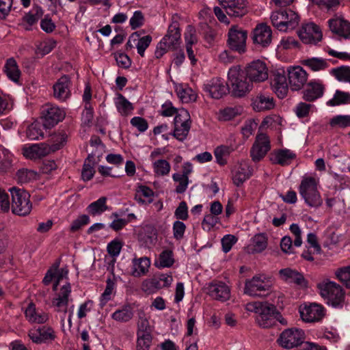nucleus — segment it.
Returning a JSON list of instances; mask_svg holds the SVG:
<instances>
[{
	"label": "nucleus",
	"mask_w": 350,
	"mask_h": 350,
	"mask_svg": "<svg viewBox=\"0 0 350 350\" xmlns=\"http://www.w3.org/2000/svg\"><path fill=\"white\" fill-rule=\"evenodd\" d=\"M317 288L327 304L334 308L342 306L345 293L338 284L329 279H323L317 284Z\"/></svg>",
	"instance_id": "4"
},
{
	"label": "nucleus",
	"mask_w": 350,
	"mask_h": 350,
	"mask_svg": "<svg viewBox=\"0 0 350 350\" xmlns=\"http://www.w3.org/2000/svg\"><path fill=\"white\" fill-rule=\"evenodd\" d=\"M267 247V237L265 234H256L250 241V243L246 247L248 253H260L265 250Z\"/></svg>",
	"instance_id": "28"
},
{
	"label": "nucleus",
	"mask_w": 350,
	"mask_h": 350,
	"mask_svg": "<svg viewBox=\"0 0 350 350\" xmlns=\"http://www.w3.org/2000/svg\"><path fill=\"white\" fill-rule=\"evenodd\" d=\"M70 79L68 75H63L53 85V95L55 98L64 101L70 96Z\"/></svg>",
	"instance_id": "20"
},
{
	"label": "nucleus",
	"mask_w": 350,
	"mask_h": 350,
	"mask_svg": "<svg viewBox=\"0 0 350 350\" xmlns=\"http://www.w3.org/2000/svg\"><path fill=\"white\" fill-rule=\"evenodd\" d=\"M330 73L340 82L350 83V66L332 68Z\"/></svg>",
	"instance_id": "47"
},
{
	"label": "nucleus",
	"mask_w": 350,
	"mask_h": 350,
	"mask_svg": "<svg viewBox=\"0 0 350 350\" xmlns=\"http://www.w3.org/2000/svg\"><path fill=\"white\" fill-rule=\"evenodd\" d=\"M152 327L149 324V321L144 314L139 316L137 322V334H152Z\"/></svg>",
	"instance_id": "58"
},
{
	"label": "nucleus",
	"mask_w": 350,
	"mask_h": 350,
	"mask_svg": "<svg viewBox=\"0 0 350 350\" xmlns=\"http://www.w3.org/2000/svg\"><path fill=\"white\" fill-rule=\"evenodd\" d=\"M295 153L288 149H280L274 151L271 154V161L273 163L281 165H288L295 159Z\"/></svg>",
	"instance_id": "25"
},
{
	"label": "nucleus",
	"mask_w": 350,
	"mask_h": 350,
	"mask_svg": "<svg viewBox=\"0 0 350 350\" xmlns=\"http://www.w3.org/2000/svg\"><path fill=\"white\" fill-rule=\"evenodd\" d=\"M204 89L215 99H219L229 92L228 87L219 78L213 79L209 83L204 85Z\"/></svg>",
	"instance_id": "21"
},
{
	"label": "nucleus",
	"mask_w": 350,
	"mask_h": 350,
	"mask_svg": "<svg viewBox=\"0 0 350 350\" xmlns=\"http://www.w3.org/2000/svg\"><path fill=\"white\" fill-rule=\"evenodd\" d=\"M174 262L173 252L171 250H164L159 255V267H170Z\"/></svg>",
	"instance_id": "57"
},
{
	"label": "nucleus",
	"mask_w": 350,
	"mask_h": 350,
	"mask_svg": "<svg viewBox=\"0 0 350 350\" xmlns=\"http://www.w3.org/2000/svg\"><path fill=\"white\" fill-rule=\"evenodd\" d=\"M271 148L269 137L265 133H258L251 149L253 161H260Z\"/></svg>",
	"instance_id": "12"
},
{
	"label": "nucleus",
	"mask_w": 350,
	"mask_h": 350,
	"mask_svg": "<svg viewBox=\"0 0 350 350\" xmlns=\"http://www.w3.org/2000/svg\"><path fill=\"white\" fill-rule=\"evenodd\" d=\"M227 9V14L237 17L241 12L239 0H218Z\"/></svg>",
	"instance_id": "50"
},
{
	"label": "nucleus",
	"mask_w": 350,
	"mask_h": 350,
	"mask_svg": "<svg viewBox=\"0 0 350 350\" xmlns=\"http://www.w3.org/2000/svg\"><path fill=\"white\" fill-rule=\"evenodd\" d=\"M154 191L145 185H139L137 189L135 200L140 204H150L153 201Z\"/></svg>",
	"instance_id": "33"
},
{
	"label": "nucleus",
	"mask_w": 350,
	"mask_h": 350,
	"mask_svg": "<svg viewBox=\"0 0 350 350\" xmlns=\"http://www.w3.org/2000/svg\"><path fill=\"white\" fill-rule=\"evenodd\" d=\"M172 49H176L180 42V31L179 23L173 21L168 27L167 33L162 38Z\"/></svg>",
	"instance_id": "24"
},
{
	"label": "nucleus",
	"mask_w": 350,
	"mask_h": 350,
	"mask_svg": "<svg viewBox=\"0 0 350 350\" xmlns=\"http://www.w3.org/2000/svg\"><path fill=\"white\" fill-rule=\"evenodd\" d=\"M272 31L266 24H260L256 27L253 32V41L263 47L269 46L271 42Z\"/></svg>",
	"instance_id": "18"
},
{
	"label": "nucleus",
	"mask_w": 350,
	"mask_h": 350,
	"mask_svg": "<svg viewBox=\"0 0 350 350\" xmlns=\"http://www.w3.org/2000/svg\"><path fill=\"white\" fill-rule=\"evenodd\" d=\"M305 333L301 329L291 328L284 330L278 339L279 345L286 349H292L304 344Z\"/></svg>",
	"instance_id": "7"
},
{
	"label": "nucleus",
	"mask_w": 350,
	"mask_h": 350,
	"mask_svg": "<svg viewBox=\"0 0 350 350\" xmlns=\"http://www.w3.org/2000/svg\"><path fill=\"white\" fill-rule=\"evenodd\" d=\"M136 350H149L152 343V336L150 334H137Z\"/></svg>",
	"instance_id": "53"
},
{
	"label": "nucleus",
	"mask_w": 350,
	"mask_h": 350,
	"mask_svg": "<svg viewBox=\"0 0 350 350\" xmlns=\"http://www.w3.org/2000/svg\"><path fill=\"white\" fill-rule=\"evenodd\" d=\"M279 275L281 280L288 283H294L301 287H306L307 282L303 275L295 269L285 268L280 269Z\"/></svg>",
	"instance_id": "23"
},
{
	"label": "nucleus",
	"mask_w": 350,
	"mask_h": 350,
	"mask_svg": "<svg viewBox=\"0 0 350 350\" xmlns=\"http://www.w3.org/2000/svg\"><path fill=\"white\" fill-rule=\"evenodd\" d=\"M319 179L311 175L302 176L298 190L304 202L310 208H319L323 202L319 191Z\"/></svg>",
	"instance_id": "2"
},
{
	"label": "nucleus",
	"mask_w": 350,
	"mask_h": 350,
	"mask_svg": "<svg viewBox=\"0 0 350 350\" xmlns=\"http://www.w3.org/2000/svg\"><path fill=\"white\" fill-rule=\"evenodd\" d=\"M302 64L314 72L325 70L329 66L325 59L319 57L307 58Z\"/></svg>",
	"instance_id": "40"
},
{
	"label": "nucleus",
	"mask_w": 350,
	"mask_h": 350,
	"mask_svg": "<svg viewBox=\"0 0 350 350\" xmlns=\"http://www.w3.org/2000/svg\"><path fill=\"white\" fill-rule=\"evenodd\" d=\"M106 202V197H100L96 201L93 202L88 205L87 207V211L92 216L100 215L108 209Z\"/></svg>",
	"instance_id": "41"
},
{
	"label": "nucleus",
	"mask_w": 350,
	"mask_h": 350,
	"mask_svg": "<svg viewBox=\"0 0 350 350\" xmlns=\"http://www.w3.org/2000/svg\"><path fill=\"white\" fill-rule=\"evenodd\" d=\"M176 94L183 103H188L196 100L197 96L193 90L189 88H183V85H178L176 88Z\"/></svg>",
	"instance_id": "42"
},
{
	"label": "nucleus",
	"mask_w": 350,
	"mask_h": 350,
	"mask_svg": "<svg viewBox=\"0 0 350 350\" xmlns=\"http://www.w3.org/2000/svg\"><path fill=\"white\" fill-rule=\"evenodd\" d=\"M274 280L265 274H258L245 282L244 293L254 297H264L273 292Z\"/></svg>",
	"instance_id": "3"
},
{
	"label": "nucleus",
	"mask_w": 350,
	"mask_h": 350,
	"mask_svg": "<svg viewBox=\"0 0 350 350\" xmlns=\"http://www.w3.org/2000/svg\"><path fill=\"white\" fill-rule=\"evenodd\" d=\"M219 222V219L217 216L210 213L204 216L202 225L204 230L209 231Z\"/></svg>",
	"instance_id": "64"
},
{
	"label": "nucleus",
	"mask_w": 350,
	"mask_h": 350,
	"mask_svg": "<svg viewBox=\"0 0 350 350\" xmlns=\"http://www.w3.org/2000/svg\"><path fill=\"white\" fill-rule=\"evenodd\" d=\"M42 123L35 121L27 127L26 130V136L30 140H38L40 137H43Z\"/></svg>",
	"instance_id": "43"
},
{
	"label": "nucleus",
	"mask_w": 350,
	"mask_h": 350,
	"mask_svg": "<svg viewBox=\"0 0 350 350\" xmlns=\"http://www.w3.org/2000/svg\"><path fill=\"white\" fill-rule=\"evenodd\" d=\"M49 153V146L45 143L35 144L24 150V155L31 159L44 157Z\"/></svg>",
	"instance_id": "30"
},
{
	"label": "nucleus",
	"mask_w": 350,
	"mask_h": 350,
	"mask_svg": "<svg viewBox=\"0 0 350 350\" xmlns=\"http://www.w3.org/2000/svg\"><path fill=\"white\" fill-rule=\"evenodd\" d=\"M115 286V283L111 280L107 279L106 288L100 297V304L104 306L111 298V294Z\"/></svg>",
	"instance_id": "61"
},
{
	"label": "nucleus",
	"mask_w": 350,
	"mask_h": 350,
	"mask_svg": "<svg viewBox=\"0 0 350 350\" xmlns=\"http://www.w3.org/2000/svg\"><path fill=\"white\" fill-rule=\"evenodd\" d=\"M327 105L332 107L350 105V92L337 90L333 98L327 102Z\"/></svg>",
	"instance_id": "37"
},
{
	"label": "nucleus",
	"mask_w": 350,
	"mask_h": 350,
	"mask_svg": "<svg viewBox=\"0 0 350 350\" xmlns=\"http://www.w3.org/2000/svg\"><path fill=\"white\" fill-rule=\"evenodd\" d=\"M67 137L66 133L63 130L52 134L49 139L50 144H48L50 148V152H55L62 148L65 145Z\"/></svg>",
	"instance_id": "32"
},
{
	"label": "nucleus",
	"mask_w": 350,
	"mask_h": 350,
	"mask_svg": "<svg viewBox=\"0 0 350 350\" xmlns=\"http://www.w3.org/2000/svg\"><path fill=\"white\" fill-rule=\"evenodd\" d=\"M335 275L347 288H350V266L338 269Z\"/></svg>",
	"instance_id": "56"
},
{
	"label": "nucleus",
	"mask_w": 350,
	"mask_h": 350,
	"mask_svg": "<svg viewBox=\"0 0 350 350\" xmlns=\"http://www.w3.org/2000/svg\"><path fill=\"white\" fill-rule=\"evenodd\" d=\"M300 317L306 323L321 321L325 315L324 307L317 303L305 302L299 307Z\"/></svg>",
	"instance_id": "6"
},
{
	"label": "nucleus",
	"mask_w": 350,
	"mask_h": 350,
	"mask_svg": "<svg viewBox=\"0 0 350 350\" xmlns=\"http://www.w3.org/2000/svg\"><path fill=\"white\" fill-rule=\"evenodd\" d=\"M245 310L257 314V324L262 328H270L274 326L277 321L286 324V321L282 318L274 304L267 301H252L245 305Z\"/></svg>",
	"instance_id": "1"
},
{
	"label": "nucleus",
	"mask_w": 350,
	"mask_h": 350,
	"mask_svg": "<svg viewBox=\"0 0 350 350\" xmlns=\"http://www.w3.org/2000/svg\"><path fill=\"white\" fill-rule=\"evenodd\" d=\"M303 94L304 100L310 102L314 101L323 96V86L319 82L312 81L308 83Z\"/></svg>",
	"instance_id": "29"
},
{
	"label": "nucleus",
	"mask_w": 350,
	"mask_h": 350,
	"mask_svg": "<svg viewBox=\"0 0 350 350\" xmlns=\"http://www.w3.org/2000/svg\"><path fill=\"white\" fill-rule=\"evenodd\" d=\"M271 85L278 98H284L287 95L288 88L284 70H278L273 72Z\"/></svg>",
	"instance_id": "16"
},
{
	"label": "nucleus",
	"mask_w": 350,
	"mask_h": 350,
	"mask_svg": "<svg viewBox=\"0 0 350 350\" xmlns=\"http://www.w3.org/2000/svg\"><path fill=\"white\" fill-rule=\"evenodd\" d=\"M272 25L279 31H284V10L273 12L270 16Z\"/></svg>",
	"instance_id": "54"
},
{
	"label": "nucleus",
	"mask_w": 350,
	"mask_h": 350,
	"mask_svg": "<svg viewBox=\"0 0 350 350\" xmlns=\"http://www.w3.org/2000/svg\"><path fill=\"white\" fill-rule=\"evenodd\" d=\"M238 25H233L228 33V46L231 51L241 53V31Z\"/></svg>",
	"instance_id": "31"
},
{
	"label": "nucleus",
	"mask_w": 350,
	"mask_h": 350,
	"mask_svg": "<svg viewBox=\"0 0 350 350\" xmlns=\"http://www.w3.org/2000/svg\"><path fill=\"white\" fill-rule=\"evenodd\" d=\"M10 191L12 195V213L20 216L29 214L32 208L29 193L16 187H12Z\"/></svg>",
	"instance_id": "5"
},
{
	"label": "nucleus",
	"mask_w": 350,
	"mask_h": 350,
	"mask_svg": "<svg viewBox=\"0 0 350 350\" xmlns=\"http://www.w3.org/2000/svg\"><path fill=\"white\" fill-rule=\"evenodd\" d=\"M94 164L95 161L94 154H89L84 161L81 171V178L84 181H88L93 178L95 174L94 168Z\"/></svg>",
	"instance_id": "34"
},
{
	"label": "nucleus",
	"mask_w": 350,
	"mask_h": 350,
	"mask_svg": "<svg viewBox=\"0 0 350 350\" xmlns=\"http://www.w3.org/2000/svg\"><path fill=\"white\" fill-rule=\"evenodd\" d=\"M28 336L32 342L36 344L51 342L56 338L55 331L48 325L31 329L28 332Z\"/></svg>",
	"instance_id": "11"
},
{
	"label": "nucleus",
	"mask_w": 350,
	"mask_h": 350,
	"mask_svg": "<svg viewBox=\"0 0 350 350\" xmlns=\"http://www.w3.org/2000/svg\"><path fill=\"white\" fill-rule=\"evenodd\" d=\"M153 171L156 176H165L170 174L171 165L165 159H158L152 163Z\"/></svg>",
	"instance_id": "45"
},
{
	"label": "nucleus",
	"mask_w": 350,
	"mask_h": 350,
	"mask_svg": "<svg viewBox=\"0 0 350 350\" xmlns=\"http://www.w3.org/2000/svg\"><path fill=\"white\" fill-rule=\"evenodd\" d=\"M226 85L229 89V93L234 97H241V66H232L228 72V81Z\"/></svg>",
	"instance_id": "15"
},
{
	"label": "nucleus",
	"mask_w": 350,
	"mask_h": 350,
	"mask_svg": "<svg viewBox=\"0 0 350 350\" xmlns=\"http://www.w3.org/2000/svg\"><path fill=\"white\" fill-rule=\"evenodd\" d=\"M288 82L292 90H300L308 79V75L301 66L290 67L288 69Z\"/></svg>",
	"instance_id": "14"
},
{
	"label": "nucleus",
	"mask_w": 350,
	"mask_h": 350,
	"mask_svg": "<svg viewBox=\"0 0 350 350\" xmlns=\"http://www.w3.org/2000/svg\"><path fill=\"white\" fill-rule=\"evenodd\" d=\"M330 30L338 36L345 39H350V23L343 17L336 16L329 20Z\"/></svg>",
	"instance_id": "17"
},
{
	"label": "nucleus",
	"mask_w": 350,
	"mask_h": 350,
	"mask_svg": "<svg viewBox=\"0 0 350 350\" xmlns=\"http://www.w3.org/2000/svg\"><path fill=\"white\" fill-rule=\"evenodd\" d=\"M196 29L193 26L189 25L187 26L186 31L184 34L186 46H192L197 43L198 39L196 33Z\"/></svg>",
	"instance_id": "59"
},
{
	"label": "nucleus",
	"mask_w": 350,
	"mask_h": 350,
	"mask_svg": "<svg viewBox=\"0 0 350 350\" xmlns=\"http://www.w3.org/2000/svg\"><path fill=\"white\" fill-rule=\"evenodd\" d=\"M44 10L38 5H34L32 11L29 12L23 17V21L26 22L29 26L36 24L38 20L42 16Z\"/></svg>",
	"instance_id": "44"
},
{
	"label": "nucleus",
	"mask_w": 350,
	"mask_h": 350,
	"mask_svg": "<svg viewBox=\"0 0 350 350\" xmlns=\"http://www.w3.org/2000/svg\"><path fill=\"white\" fill-rule=\"evenodd\" d=\"M152 40V38L150 35H147L139 38L136 47L137 49V53L141 57L144 56L145 51L150 44Z\"/></svg>",
	"instance_id": "62"
},
{
	"label": "nucleus",
	"mask_w": 350,
	"mask_h": 350,
	"mask_svg": "<svg viewBox=\"0 0 350 350\" xmlns=\"http://www.w3.org/2000/svg\"><path fill=\"white\" fill-rule=\"evenodd\" d=\"M5 72L8 77L14 82H18L21 76V71L18 69L17 63L14 58L7 60L4 66Z\"/></svg>",
	"instance_id": "36"
},
{
	"label": "nucleus",
	"mask_w": 350,
	"mask_h": 350,
	"mask_svg": "<svg viewBox=\"0 0 350 350\" xmlns=\"http://www.w3.org/2000/svg\"><path fill=\"white\" fill-rule=\"evenodd\" d=\"M25 314L26 318L31 323L42 324L46 323L49 319L48 314L42 311L37 310L35 305L32 303L29 304Z\"/></svg>",
	"instance_id": "27"
},
{
	"label": "nucleus",
	"mask_w": 350,
	"mask_h": 350,
	"mask_svg": "<svg viewBox=\"0 0 350 350\" xmlns=\"http://www.w3.org/2000/svg\"><path fill=\"white\" fill-rule=\"evenodd\" d=\"M70 293L71 286L70 283H67L60 288L57 297L53 299L52 304L57 308V312H67Z\"/></svg>",
	"instance_id": "22"
},
{
	"label": "nucleus",
	"mask_w": 350,
	"mask_h": 350,
	"mask_svg": "<svg viewBox=\"0 0 350 350\" xmlns=\"http://www.w3.org/2000/svg\"><path fill=\"white\" fill-rule=\"evenodd\" d=\"M234 150V148L232 146H220L217 147L214 151L217 163L221 165H225L226 163L225 157L229 155Z\"/></svg>",
	"instance_id": "49"
},
{
	"label": "nucleus",
	"mask_w": 350,
	"mask_h": 350,
	"mask_svg": "<svg viewBox=\"0 0 350 350\" xmlns=\"http://www.w3.org/2000/svg\"><path fill=\"white\" fill-rule=\"evenodd\" d=\"M150 265V261L147 257L134 258L132 260L131 275L136 278L146 275Z\"/></svg>",
	"instance_id": "26"
},
{
	"label": "nucleus",
	"mask_w": 350,
	"mask_h": 350,
	"mask_svg": "<svg viewBox=\"0 0 350 350\" xmlns=\"http://www.w3.org/2000/svg\"><path fill=\"white\" fill-rule=\"evenodd\" d=\"M16 176L17 180L21 183H28L38 178L36 172L25 168L18 170Z\"/></svg>",
	"instance_id": "48"
},
{
	"label": "nucleus",
	"mask_w": 350,
	"mask_h": 350,
	"mask_svg": "<svg viewBox=\"0 0 350 350\" xmlns=\"http://www.w3.org/2000/svg\"><path fill=\"white\" fill-rule=\"evenodd\" d=\"M329 124L332 127H349L350 126V115L336 116L330 120Z\"/></svg>",
	"instance_id": "55"
},
{
	"label": "nucleus",
	"mask_w": 350,
	"mask_h": 350,
	"mask_svg": "<svg viewBox=\"0 0 350 350\" xmlns=\"http://www.w3.org/2000/svg\"><path fill=\"white\" fill-rule=\"evenodd\" d=\"M299 46V42L293 37H282L277 46V49L282 51L297 48Z\"/></svg>",
	"instance_id": "51"
},
{
	"label": "nucleus",
	"mask_w": 350,
	"mask_h": 350,
	"mask_svg": "<svg viewBox=\"0 0 350 350\" xmlns=\"http://www.w3.org/2000/svg\"><path fill=\"white\" fill-rule=\"evenodd\" d=\"M175 115L176 116L174 119V126H184L185 129H183V132L185 134L187 129L191 128L189 113L185 109H180L177 111V113Z\"/></svg>",
	"instance_id": "35"
},
{
	"label": "nucleus",
	"mask_w": 350,
	"mask_h": 350,
	"mask_svg": "<svg viewBox=\"0 0 350 350\" xmlns=\"http://www.w3.org/2000/svg\"><path fill=\"white\" fill-rule=\"evenodd\" d=\"M251 105L254 111H262L273 109L275 104L269 94L260 92L252 98Z\"/></svg>",
	"instance_id": "19"
},
{
	"label": "nucleus",
	"mask_w": 350,
	"mask_h": 350,
	"mask_svg": "<svg viewBox=\"0 0 350 350\" xmlns=\"http://www.w3.org/2000/svg\"><path fill=\"white\" fill-rule=\"evenodd\" d=\"M205 289L212 299L221 302L229 299L230 297L229 287L222 282L213 281L208 284Z\"/></svg>",
	"instance_id": "13"
},
{
	"label": "nucleus",
	"mask_w": 350,
	"mask_h": 350,
	"mask_svg": "<svg viewBox=\"0 0 350 350\" xmlns=\"http://www.w3.org/2000/svg\"><path fill=\"white\" fill-rule=\"evenodd\" d=\"M133 317V308L130 305H125L116 310L111 315L113 320L119 322H128Z\"/></svg>",
	"instance_id": "38"
},
{
	"label": "nucleus",
	"mask_w": 350,
	"mask_h": 350,
	"mask_svg": "<svg viewBox=\"0 0 350 350\" xmlns=\"http://www.w3.org/2000/svg\"><path fill=\"white\" fill-rule=\"evenodd\" d=\"M245 72L250 81L261 82L268 78V69L265 62L260 59L254 60L245 68Z\"/></svg>",
	"instance_id": "10"
},
{
	"label": "nucleus",
	"mask_w": 350,
	"mask_h": 350,
	"mask_svg": "<svg viewBox=\"0 0 350 350\" xmlns=\"http://www.w3.org/2000/svg\"><path fill=\"white\" fill-rule=\"evenodd\" d=\"M312 107L310 104L301 102L296 105L294 111L299 118H306L309 116Z\"/></svg>",
	"instance_id": "63"
},
{
	"label": "nucleus",
	"mask_w": 350,
	"mask_h": 350,
	"mask_svg": "<svg viewBox=\"0 0 350 350\" xmlns=\"http://www.w3.org/2000/svg\"><path fill=\"white\" fill-rule=\"evenodd\" d=\"M297 34L304 44H317L323 37L321 28L312 22L303 24Z\"/></svg>",
	"instance_id": "9"
},
{
	"label": "nucleus",
	"mask_w": 350,
	"mask_h": 350,
	"mask_svg": "<svg viewBox=\"0 0 350 350\" xmlns=\"http://www.w3.org/2000/svg\"><path fill=\"white\" fill-rule=\"evenodd\" d=\"M284 18H285L284 20L285 26L284 31L294 29L299 23V16L297 13L291 10H284Z\"/></svg>",
	"instance_id": "39"
},
{
	"label": "nucleus",
	"mask_w": 350,
	"mask_h": 350,
	"mask_svg": "<svg viewBox=\"0 0 350 350\" xmlns=\"http://www.w3.org/2000/svg\"><path fill=\"white\" fill-rule=\"evenodd\" d=\"M116 106L118 111L124 116H127L133 109L132 103L121 94H118Z\"/></svg>",
	"instance_id": "46"
},
{
	"label": "nucleus",
	"mask_w": 350,
	"mask_h": 350,
	"mask_svg": "<svg viewBox=\"0 0 350 350\" xmlns=\"http://www.w3.org/2000/svg\"><path fill=\"white\" fill-rule=\"evenodd\" d=\"M172 179L174 182L178 183L175 189L176 193H185L189 183V177L182 176L180 173H174L172 175Z\"/></svg>",
	"instance_id": "52"
},
{
	"label": "nucleus",
	"mask_w": 350,
	"mask_h": 350,
	"mask_svg": "<svg viewBox=\"0 0 350 350\" xmlns=\"http://www.w3.org/2000/svg\"><path fill=\"white\" fill-rule=\"evenodd\" d=\"M122 246L123 243L121 241L114 239L108 243L107 250L111 257H117L120 254Z\"/></svg>",
	"instance_id": "60"
},
{
	"label": "nucleus",
	"mask_w": 350,
	"mask_h": 350,
	"mask_svg": "<svg viewBox=\"0 0 350 350\" xmlns=\"http://www.w3.org/2000/svg\"><path fill=\"white\" fill-rule=\"evenodd\" d=\"M65 115L64 111L59 107L47 103L43 106L41 112L42 125L46 129H51L62 121Z\"/></svg>",
	"instance_id": "8"
}]
</instances>
